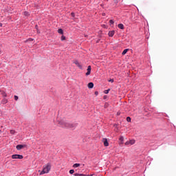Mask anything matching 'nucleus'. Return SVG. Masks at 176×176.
<instances>
[{"instance_id": "f257e3e1", "label": "nucleus", "mask_w": 176, "mask_h": 176, "mask_svg": "<svg viewBox=\"0 0 176 176\" xmlns=\"http://www.w3.org/2000/svg\"><path fill=\"white\" fill-rule=\"evenodd\" d=\"M58 124L60 127H63V129H76L78 127L77 122L71 123L65 120H58Z\"/></svg>"}, {"instance_id": "f03ea898", "label": "nucleus", "mask_w": 176, "mask_h": 176, "mask_svg": "<svg viewBox=\"0 0 176 176\" xmlns=\"http://www.w3.org/2000/svg\"><path fill=\"white\" fill-rule=\"evenodd\" d=\"M51 169L52 165L50 163L47 164L43 166V170H38L40 173L39 175H43V174H48Z\"/></svg>"}, {"instance_id": "7ed1b4c3", "label": "nucleus", "mask_w": 176, "mask_h": 176, "mask_svg": "<svg viewBox=\"0 0 176 176\" xmlns=\"http://www.w3.org/2000/svg\"><path fill=\"white\" fill-rule=\"evenodd\" d=\"M23 155H19V154H14L12 155V159H23Z\"/></svg>"}, {"instance_id": "20e7f679", "label": "nucleus", "mask_w": 176, "mask_h": 176, "mask_svg": "<svg viewBox=\"0 0 176 176\" xmlns=\"http://www.w3.org/2000/svg\"><path fill=\"white\" fill-rule=\"evenodd\" d=\"M74 63L76 64V65L78 66L80 69H83V67L82 65H80V63H79V61L74 60Z\"/></svg>"}, {"instance_id": "39448f33", "label": "nucleus", "mask_w": 176, "mask_h": 176, "mask_svg": "<svg viewBox=\"0 0 176 176\" xmlns=\"http://www.w3.org/2000/svg\"><path fill=\"white\" fill-rule=\"evenodd\" d=\"M87 72L85 74L86 76H89V75H90V74L91 73V66L89 65L87 67Z\"/></svg>"}, {"instance_id": "423d86ee", "label": "nucleus", "mask_w": 176, "mask_h": 176, "mask_svg": "<svg viewBox=\"0 0 176 176\" xmlns=\"http://www.w3.org/2000/svg\"><path fill=\"white\" fill-rule=\"evenodd\" d=\"M102 142H103L104 146H109V143L108 142V139L103 138Z\"/></svg>"}, {"instance_id": "0eeeda50", "label": "nucleus", "mask_w": 176, "mask_h": 176, "mask_svg": "<svg viewBox=\"0 0 176 176\" xmlns=\"http://www.w3.org/2000/svg\"><path fill=\"white\" fill-rule=\"evenodd\" d=\"M23 148H25V145L18 144L16 146V148L17 149V151H21V149H23Z\"/></svg>"}, {"instance_id": "6e6552de", "label": "nucleus", "mask_w": 176, "mask_h": 176, "mask_svg": "<svg viewBox=\"0 0 176 176\" xmlns=\"http://www.w3.org/2000/svg\"><path fill=\"white\" fill-rule=\"evenodd\" d=\"M115 35V30H111L109 32V36L111 37Z\"/></svg>"}, {"instance_id": "1a4fd4ad", "label": "nucleus", "mask_w": 176, "mask_h": 176, "mask_svg": "<svg viewBox=\"0 0 176 176\" xmlns=\"http://www.w3.org/2000/svg\"><path fill=\"white\" fill-rule=\"evenodd\" d=\"M118 28H120V30H124V25H123V23H119L118 25Z\"/></svg>"}, {"instance_id": "9d476101", "label": "nucleus", "mask_w": 176, "mask_h": 176, "mask_svg": "<svg viewBox=\"0 0 176 176\" xmlns=\"http://www.w3.org/2000/svg\"><path fill=\"white\" fill-rule=\"evenodd\" d=\"M94 87V84L93 82L88 83V89H93Z\"/></svg>"}, {"instance_id": "9b49d317", "label": "nucleus", "mask_w": 176, "mask_h": 176, "mask_svg": "<svg viewBox=\"0 0 176 176\" xmlns=\"http://www.w3.org/2000/svg\"><path fill=\"white\" fill-rule=\"evenodd\" d=\"M1 104H3V105H5V104H8V99H6V98H3V100H1Z\"/></svg>"}, {"instance_id": "f8f14e48", "label": "nucleus", "mask_w": 176, "mask_h": 176, "mask_svg": "<svg viewBox=\"0 0 176 176\" xmlns=\"http://www.w3.org/2000/svg\"><path fill=\"white\" fill-rule=\"evenodd\" d=\"M74 176H89L87 175L82 174V173H75Z\"/></svg>"}, {"instance_id": "ddd939ff", "label": "nucleus", "mask_w": 176, "mask_h": 176, "mask_svg": "<svg viewBox=\"0 0 176 176\" xmlns=\"http://www.w3.org/2000/svg\"><path fill=\"white\" fill-rule=\"evenodd\" d=\"M58 33L60 34V35H63V34H64V31L63 30V29H58Z\"/></svg>"}, {"instance_id": "4468645a", "label": "nucleus", "mask_w": 176, "mask_h": 176, "mask_svg": "<svg viewBox=\"0 0 176 176\" xmlns=\"http://www.w3.org/2000/svg\"><path fill=\"white\" fill-rule=\"evenodd\" d=\"M80 166V164L76 163L73 165V167L74 168H77V167H79Z\"/></svg>"}, {"instance_id": "2eb2a0df", "label": "nucleus", "mask_w": 176, "mask_h": 176, "mask_svg": "<svg viewBox=\"0 0 176 176\" xmlns=\"http://www.w3.org/2000/svg\"><path fill=\"white\" fill-rule=\"evenodd\" d=\"M24 16H25V17H28V16H30V12L25 11L23 12Z\"/></svg>"}, {"instance_id": "dca6fc26", "label": "nucleus", "mask_w": 176, "mask_h": 176, "mask_svg": "<svg viewBox=\"0 0 176 176\" xmlns=\"http://www.w3.org/2000/svg\"><path fill=\"white\" fill-rule=\"evenodd\" d=\"M127 52H129V49L124 50V51L122 53V56H124V54H126V53H127Z\"/></svg>"}, {"instance_id": "f3484780", "label": "nucleus", "mask_w": 176, "mask_h": 176, "mask_svg": "<svg viewBox=\"0 0 176 176\" xmlns=\"http://www.w3.org/2000/svg\"><path fill=\"white\" fill-rule=\"evenodd\" d=\"M34 41V38H28L25 42H32Z\"/></svg>"}, {"instance_id": "a211bd4d", "label": "nucleus", "mask_w": 176, "mask_h": 176, "mask_svg": "<svg viewBox=\"0 0 176 176\" xmlns=\"http://www.w3.org/2000/svg\"><path fill=\"white\" fill-rule=\"evenodd\" d=\"M1 94H2L3 97H4V98H5V97H8V94H6V92H5V91L2 92Z\"/></svg>"}, {"instance_id": "6ab92c4d", "label": "nucleus", "mask_w": 176, "mask_h": 176, "mask_svg": "<svg viewBox=\"0 0 176 176\" xmlns=\"http://www.w3.org/2000/svg\"><path fill=\"white\" fill-rule=\"evenodd\" d=\"M129 144H131V145H134V144H135V140H130Z\"/></svg>"}, {"instance_id": "aec40b11", "label": "nucleus", "mask_w": 176, "mask_h": 176, "mask_svg": "<svg viewBox=\"0 0 176 176\" xmlns=\"http://www.w3.org/2000/svg\"><path fill=\"white\" fill-rule=\"evenodd\" d=\"M114 23H115V22L113 21V20L111 19V20L109 21V24H110V25H113Z\"/></svg>"}, {"instance_id": "412c9836", "label": "nucleus", "mask_w": 176, "mask_h": 176, "mask_svg": "<svg viewBox=\"0 0 176 176\" xmlns=\"http://www.w3.org/2000/svg\"><path fill=\"white\" fill-rule=\"evenodd\" d=\"M110 90H111V89H107V90H104V94H108V93H109Z\"/></svg>"}, {"instance_id": "4be33fe9", "label": "nucleus", "mask_w": 176, "mask_h": 176, "mask_svg": "<svg viewBox=\"0 0 176 176\" xmlns=\"http://www.w3.org/2000/svg\"><path fill=\"white\" fill-rule=\"evenodd\" d=\"M65 39H66V37H65V36H64V35H63V36H61V38H60V40H61V41H65Z\"/></svg>"}, {"instance_id": "5701e85b", "label": "nucleus", "mask_w": 176, "mask_h": 176, "mask_svg": "<svg viewBox=\"0 0 176 176\" xmlns=\"http://www.w3.org/2000/svg\"><path fill=\"white\" fill-rule=\"evenodd\" d=\"M126 122H131V118L127 117L126 118Z\"/></svg>"}, {"instance_id": "b1692460", "label": "nucleus", "mask_w": 176, "mask_h": 176, "mask_svg": "<svg viewBox=\"0 0 176 176\" xmlns=\"http://www.w3.org/2000/svg\"><path fill=\"white\" fill-rule=\"evenodd\" d=\"M120 141H121V142H123V141H124V138H123V136H121L120 138Z\"/></svg>"}, {"instance_id": "393cba45", "label": "nucleus", "mask_w": 176, "mask_h": 176, "mask_svg": "<svg viewBox=\"0 0 176 176\" xmlns=\"http://www.w3.org/2000/svg\"><path fill=\"white\" fill-rule=\"evenodd\" d=\"M74 173H75V170L74 169H71L69 170V174H74Z\"/></svg>"}, {"instance_id": "a878e982", "label": "nucleus", "mask_w": 176, "mask_h": 176, "mask_svg": "<svg viewBox=\"0 0 176 176\" xmlns=\"http://www.w3.org/2000/svg\"><path fill=\"white\" fill-rule=\"evenodd\" d=\"M14 100H15V101H17V100H19V96H14Z\"/></svg>"}, {"instance_id": "bb28decb", "label": "nucleus", "mask_w": 176, "mask_h": 176, "mask_svg": "<svg viewBox=\"0 0 176 176\" xmlns=\"http://www.w3.org/2000/svg\"><path fill=\"white\" fill-rule=\"evenodd\" d=\"M14 133H16V131L14 130L10 131V134H14Z\"/></svg>"}, {"instance_id": "cd10ccee", "label": "nucleus", "mask_w": 176, "mask_h": 176, "mask_svg": "<svg viewBox=\"0 0 176 176\" xmlns=\"http://www.w3.org/2000/svg\"><path fill=\"white\" fill-rule=\"evenodd\" d=\"M114 1V3H116V5L120 1V0H113Z\"/></svg>"}, {"instance_id": "c85d7f7f", "label": "nucleus", "mask_w": 176, "mask_h": 176, "mask_svg": "<svg viewBox=\"0 0 176 176\" xmlns=\"http://www.w3.org/2000/svg\"><path fill=\"white\" fill-rule=\"evenodd\" d=\"M71 16L72 17H75V12H72Z\"/></svg>"}, {"instance_id": "c756f323", "label": "nucleus", "mask_w": 176, "mask_h": 176, "mask_svg": "<svg viewBox=\"0 0 176 176\" xmlns=\"http://www.w3.org/2000/svg\"><path fill=\"white\" fill-rule=\"evenodd\" d=\"M108 82H111V83H113L114 80L113 79H110L108 80Z\"/></svg>"}, {"instance_id": "7c9ffc66", "label": "nucleus", "mask_w": 176, "mask_h": 176, "mask_svg": "<svg viewBox=\"0 0 176 176\" xmlns=\"http://www.w3.org/2000/svg\"><path fill=\"white\" fill-rule=\"evenodd\" d=\"M95 96H98V91H95Z\"/></svg>"}, {"instance_id": "2f4dec72", "label": "nucleus", "mask_w": 176, "mask_h": 176, "mask_svg": "<svg viewBox=\"0 0 176 176\" xmlns=\"http://www.w3.org/2000/svg\"><path fill=\"white\" fill-rule=\"evenodd\" d=\"M38 34H41V31L38 30V29L36 30Z\"/></svg>"}, {"instance_id": "473e14b6", "label": "nucleus", "mask_w": 176, "mask_h": 176, "mask_svg": "<svg viewBox=\"0 0 176 176\" xmlns=\"http://www.w3.org/2000/svg\"><path fill=\"white\" fill-rule=\"evenodd\" d=\"M104 100H107V96H103Z\"/></svg>"}, {"instance_id": "72a5a7b5", "label": "nucleus", "mask_w": 176, "mask_h": 176, "mask_svg": "<svg viewBox=\"0 0 176 176\" xmlns=\"http://www.w3.org/2000/svg\"><path fill=\"white\" fill-rule=\"evenodd\" d=\"M35 28H36V30H38V25H35Z\"/></svg>"}, {"instance_id": "f704fd0d", "label": "nucleus", "mask_w": 176, "mask_h": 176, "mask_svg": "<svg viewBox=\"0 0 176 176\" xmlns=\"http://www.w3.org/2000/svg\"><path fill=\"white\" fill-rule=\"evenodd\" d=\"M0 27H2V23H0Z\"/></svg>"}, {"instance_id": "c9c22d12", "label": "nucleus", "mask_w": 176, "mask_h": 176, "mask_svg": "<svg viewBox=\"0 0 176 176\" xmlns=\"http://www.w3.org/2000/svg\"><path fill=\"white\" fill-rule=\"evenodd\" d=\"M89 175V176H93V175Z\"/></svg>"}, {"instance_id": "e433bc0d", "label": "nucleus", "mask_w": 176, "mask_h": 176, "mask_svg": "<svg viewBox=\"0 0 176 176\" xmlns=\"http://www.w3.org/2000/svg\"><path fill=\"white\" fill-rule=\"evenodd\" d=\"M2 133V131L1 130H0V134Z\"/></svg>"}, {"instance_id": "4c0bfd02", "label": "nucleus", "mask_w": 176, "mask_h": 176, "mask_svg": "<svg viewBox=\"0 0 176 176\" xmlns=\"http://www.w3.org/2000/svg\"><path fill=\"white\" fill-rule=\"evenodd\" d=\"M99 41H97V43H98Z\"/></svg>"}]
</instances>
